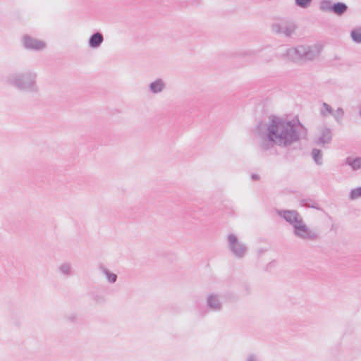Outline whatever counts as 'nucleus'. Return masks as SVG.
I'll use <instances>...</instances> for the list:
<instances>
[{
    "label": "nucleus",
    "instance_id": "1",
    "mask_svg": "<svg viewBox=\"0 0 361 361\" xmlns=\"http://www.w3.org/2000/svg\"><path fill=\"white\" fill-rule=\"evenodd\" d=\"M298 119L271 116L267 121L259 123L255 129V137L260 149L268 151L275 146L288 148L300 140Z\"/></svg>",
    "mask_w": 361,
    "mask_h": 361
},
{
    "label": "nucleus",
    "instance_id": "2",
    "mask_svg": "<svg viewBox=\"0 0 361 361\" xmlns=\"http://www.w3.org/2000/svg\"><path fill=\"white\" fill-rule=\"evenodd\" d=\"M38 74L33 70L13 71L5 78V82L20 92L37 94L39 92Z\"/></svg>",
    "mask_w": 361,
    "mask_h": 361
},
{
    "label": "nucleus",
    "instance_id": "3",
    "mask_svg": "<svg viewBox=\"0 0 361 361\" xmlns=\"http://www.w3.org/2000/svg\"><path fill=\"white\" fill-rule=\"evenodd\" d=\"M320 51L321 46L319 44L300 45L295 47L283 48L281 56L282 58L292 61H310L315 59Z\"/></svg>",
    "mask_w": 361,
    "mask_h": 361
},
{
    "label": "nucleus",
    "instance_id": "4",
    "mask_svg": "<svg viewBox=\"0 0 361 361\" xmlns=\"http://www.w3.org/2000/svg\"><path fill=\"white\" fill-rule=\"evenodd\" d=\"M227 249L236 259H243L248 252V247L236 234L231 233L226 237Z\"/></svg>",
    "mask_w": 361,
    "mask_h": 361
},
{
    "label": "nucleus",
    "instance_id": "5",
    "mask_svg": "<svg viewBox=\"0 0 361 361\" xmlns=\"http://www.w3.org/2000/svg\"><path fill=\"white\" fill-rule=\"evenodd\" d=\"M293 233L298 239L307 241L316 240L319 237L318 233L311 229L304 219L293 229Z\"/></svg>",
    "mask_w": 361,
    "mask_h": 361
},
{
    "label": "nucleus",
    "instance_id": "6",
    "mask_svg": "<svg viewBox=\"0 0 361 361\" xmlns=\"http://www.w3.org/2000/svg\"><path fill=\"white\" fill-rule=\"evenodd\" d=\"M296 25L293 21L281 20L271 25L273 32L290 37L295 32Z\"/></svg>",
    "mask_w": 361,
    "mask_h": 361
},
{
    "label": "nucleus",
    "instance_id": "7",
    "mask_svg": "<svg viewBox=\"0 0 361 361\" xmlns=\"http://www.w3.org/2000/svg\"><path fill=\"white\" fill-rule=\"evenodd\" d=\"M277 214L292 226L294 229L301 221L303 218L296 210H283L277 209Z\"/></svg>",
    "mask_w": 361,
    "mask_h": 361
},
{
    "label": "nucleus",
    "instance_id": "8",
    "mask_svg": "<svg viewBox=\"0 0 361 361\" xmlns=\"http://www.w3.org/2000/svg\"><path fill=\"white\" fill-rule=\"evenodd\" d=\"M206 305L207 308L212 312H221L224 307L222 296L217 293L207 294L206 296Z\"/></svg>",
    "mask_w": 361,
    "mask_h": 361
},
{
    "label": "nucleus",
    "instance_id": "9",
    "mask_svg": "<svg viewBox=\"0 0 361 361\" xmlns=\"http://www.w3.org/2000/svg\"><path fill=\"white\" fill-rule=\"evenodd\" d=\"M22 43L25 48L32 51H42L47 47V43L44 41L30 35L23 36Z\"/></svg>",
    "mask_w": 361,
    "mask_h": 361
},
{
    "label": "nucleus",
    "instance_id": "10",
    "mask_svg": "<svg viewBox=\"0 0 361 361\" xmlns=\"http://www.w3.org/2000/svg\"><path fill=\"white\" fill-rule=\"evenodd\" d=\"M332 140V132L331 128L323 126L318 128L316 135V143L319 145L329 144Z\"/></svg>",
    "mask_w": 361,
    "mask_h": 361
},
{
    "label": "nucleus",
    "instance_id": "11",
    "mask_svg": "<svg viewBox=\"0 0 361 361\" xmlns=\"http://www.w3.org/2000/svg\"><path fill=\"white\" fill-rule=\"evenodd\" d=\"M104 42V36L99 32L93 33L89 38L88 46L91 49H98Z\"/></svg>",
    "mask_w": 361,
    "mask_h": 361
},
{
    "label": "nucleus",
    "instance_id": "12",
    "mask_svg": "<svg viewBox=\"0 0 361 361\" xmlns=\"http://www.w3.org/2000/svg\"><path fill=\"white\" fill-rule=\"evenodd\" d=\"M166 88V83L161 78H157L149 84V91L153 94H159Z\"/></svg>",
    "mask_w": 361,
    "mask_h": 361
},
{
    "label": "nucleus",
    "instance_id": "13",
    "mask_svg": "<svg viewBox=\"0 0 361 361\" xmlns=\"http://www.w3.org/2000/svg\"><path fill=\"white\" fill-rule=\"evenodd\" d=\"M58 271L61 276L70 277L73 274V268L71 262H63L58 266Z\"/></svg>",
    "mask_w": 361,
    "mask_h": 361
},
{
    "label": "nucleus",
    "instance_id": "14",
    "mask_svg": "<svg viewBox=\"0 0 361 361\" xmlns=\"http://www.w3.org/2000/svg\"><path fill=\"white\" fill-rule=\"evenodd\" d=\"M345 164L349 166L353 171L361 169V157L350 156L345 159Z\"/></svg>",
    "mask_w": 361,
    "mask_h": 361
},
{
    "label": "nucleus",
    "instance_id": "15",
    "mask_svg": "<svg viewBox=\"0 0 361 361\" xmlns=\"http://www.w3.org/2000/svg\"><path fill=\"white\" fill-rule=\"evenodd\" d=\"M331 8V12L336 15L342 16L347 11L348 6L345 3L337 2L333 4Z\"/></svg>",
    "mask_w": 361,
    "mask_h": 361
},
{
    "label": "nucleus",
    "instance_id": "16",
    "mask_svg": "<svg viewBox=\"0 0 361 361\" xmlns=\"http://www.w3.org/2000/svg\"><path fill=\"white\" fill-rule=\"evenodd\" d=\"M311 157L317 165L321 166L323 164V153L320 149L317 148L312 149Z\"/></svg>",
    "mask_w": 361,
    "mask_h": 361
},
{
    "label": "nucleus",
    "instance_id": "17",
    "mask_svg": "<svg viewBox=\"0 0 361 361\" xmlns=\"http://www.w3.org/2000/svg\"><path fill=\"white\" fill-rule=\"evenodd\" d=\"M333 110V108L329 104L323 102L319 109V114L322 117L326 118L330 115L331 116Z\"/></svg>",
    "mask_w": 361,
    "mask_h": 361
},
{
    "label": "nucleus",
    "instance_id": "18",
    "mask_svg": "<svg viewBox=\"0 0 361 361\" xmlns=\"http://www.w3.org/2000/svg\"><path fill=\"white\" fill-rule=\"evenodd\" d=\"M331 116L337 123L341 124L344 116V110L343 108L338 107L337 109L333 110Z\"/></svg>",
    "mask_w": 361,
    "mask_h": 361
},
{
    "label": "nucleus",
    "instance_id": "19",
    "mask_svg": "<svg viewBox=\"0 0 361 361\" xmlns=\"http://www.w3.org/2000/svg\"><path fill=\"white\" fill-rule=\"evenodd\" d=\"M101 270H102V273L104 274V276H106V280L109 283H114L116 281L117 275L116 274L111 272L109 269H107L106 268H104V267H102Z\"/></svg>",
    "mask_w": 361,
    "mask_h": 361
},
{
    "label": "nucleus",
    "instance_id": "20",
    "mask_svg": "<svg viewBox=\"0 0 361 361\" xmlns=\"http://www.w3.org/2000/svg\"><path fill=\"white\" fill-rule=\"evenodd\" d=\"M350 37L355 43H361V27H356L351 30Z\"/></svg>",
    "mask_w": 361,
    "mask_h": 361
},
{
    "label": "nucleus",
    "instance_id": "21",
    "mask_svg": "<svg viewBox=\"0 0 361 361\" xmlns=\"http://www.w3.org/2000/svg\"><path fill=\"white\" fill-rule=\"evenodd\" d=\"M333 4L329 0H322L320 2L319 9L324 12H331Z\"/></svg>",
    "mask_w": 361,
    "mask_h": 361
},
{
    "label": "nucleus",
    "instance_id": "22",
    "mask_svg": "<svg viewBox=\"0 0 361 361\" xmlns=\"http://www.w3.org/2000/svg\"><path fill=\"white\" fill-rule=\"evenodd\" d=\"M349 200H355L361 198V187L353 188L349 193Z\"/></svg>",
    "mask_w": 361,
    "mask_h": 361
},
{
    "label": "nucleus",
    "instance_id": "23",
    "mask_svg": "<svg viewBox=\"0 0 361 361\" xmlns=\"http://www.w3.org/2000/svg\"><path fill=\"white\" fill-rule=\"evenodd\" d=\"M312 0H295V3L297 6L302 8H308Z\"/></svg>",
    "mask_w": 361,
    "mask_h": 361
},
{
    "label": "nucleus",
    "instance_id": "24",
    "mask_svg": "<svg viewBox=\"0 0 361 361\" xmlns=\"http://www.w3.org/2000/svg\"><path fill=\"white\" fill-rule=\"evenodd\" d=\"M262 60L264 63H269L274 61V56L271 53H264L261 56Z\"/></svg>",
    "mask_w": 361,
    "mask_h": 361
},
{
    "label": "nucleus",
    "instance_id": "25",
    "mask_svg": "<svg viewBox=\"0 0 361 361\" xmlns=\"http://www.w3.org/2000/svg\"><path fill=\"white\" fill-rule=\"evenodd\" d=\"M245 361H259V357L256 354H249Z\"/></svg>",
    "mask_w": 361,
    "mask_h": 361
},
{
    "label": "nucleus",
    "instance_id": "26",
    "mask_svg": "<svg viewBox=\"0 0 361 361\" xmlns=\"http://www.w3.org/2000/svg\"><path fill=\"white\" fill-rule=\"evenodd\" d=\"M255 53V51H252V50H247V51H244L243 52H242L240 54L241 56H252V55H254Z\"/></svg>",
    "mask_w": 361,
    "mask_h": 361
},
{
    "label": "nucleus",
    "instance_id": "27",
    "mask_svg": "<svg viewBox=\"0 0 361 361\" xmlns=\"http://www.w3.org/2000/svg\"><path fill=\"white\" fill-rule=\"evenodd\" d=\"M67 319L70 322H74L76 319V316L73 314L68 316Z\"/></svg>",
    "mask_w": 361,
    "mask_h": 361
},
{
    "label": "nucleus",
    "instance_id": "28",
    "mask_svg": "<svg viewBox=\"0 0 361 361\" xmlns=\"http://www.w3.org/2000/svg\"><path fill=\"white\" fill-rule=\"evenodd\" d=\"M251 178L254 180H258L259 179V176L258 174H252Z\"/></svg>",
    "mask_w": 361,
    "mask_h": 361
},
{
    "label": "nucleus",
    "instance_id": "29",
    "mask_svg": "<svg viewBox=\"0 0 361 361\" xmlns=\"http://www.w3.org/2000/svg\"><path fill=\"white\" fill-rule=\"evenodd\" d=\"M359 116L361 117V105L359 107V111H358Z\"/></svg>",
    "mask_w": 361,
    "mask_h": 361
}]
</instances>
